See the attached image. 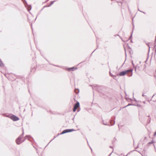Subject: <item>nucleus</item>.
<instances>
[{
	"label": "nucleus",
	"mask_w": 156,
	"mask_h": 156,
	"mask_svg": "<svg viewBox=\"0 0 156 156\" xmlns=\"http://www.w3.org/2000/svg\"><path fill=\"white\" fill-rule=\"evenodd\" d=\"M132 71H133V70L132 69L127 70H126L121 72L119 73V75H120V76H124V75H126V74H127L128 73L131 72H132Z\"/></svg>",
	"instance_id": "f257e3e1"
},
{
	"label": "nucleus",
	"mask_w": 156,
	"mask_h": 156,
	"mask_svg": "<svg viewBox=\"0 0 156 156\" xmlns=\"http://www.w3.org/2000/svg\"><path fill=\"white\" fill-rule=\"evenodd\" d=\"M10 118L13 121H16L18 120L19 119L16 116L14 115H12L10 116Z\"/></svg>",
	"instance_id": "f03ea898"
},
{
	"label": "nucleus",
	"mask_w": 156,
	"mask_h": 156,
	"mask_svg": "<svg viewBox=\"0 0 156 156\" xmlns=\"http://www.w3.org/2000/svg\"><path fill=\"white\" fill-rule=\"evenodd\" d=\"M73 131H74V130L73 129H68L65 130L62 132L61 133V134H63L67 132H72Z\"/></svg>",
	"instance_id": "7ed1b4c3"
},
{
	"label": "nucleus",
	"mask_w": 156,
	"mask_h": 156,
	"mask_svg": "<svg viewBox=\"0 0 156 156\" xmlns=\"http://www.w3.org/2000/svg\"><path fill=\"white\" fill-rule=\"evenodd\" d=\"M79 102H77L74 105L73 111L75 112L77 108L79 106Z\"/></svg>",
	"instance_id": "20e7f679"
},
{
	"label": "nucleus",
	"mask_w": 156,
	"mask_h": 156,
	"mask_svg": "<svg viewBox=\"0 0 156 156\" xmlns=\"http://www.w3.org/2000/svg\"><path fill=\"white\" fill-rule=\"evenodd\" d=\"M22 141V140L20 137H19L16 140V143L17 144H20Z\"/></svg>",
	"instance_id": "39448f33"
},
{
	"label": "nucleus",
	"mask_w": 156,
	"mask_h": 156,
	"mask_svg": "<svg viewBox=\"0 0 156 156\" xmlns=\"http://www.w3.org/2000/svg\"><path fill=\"white\" fill-rule=\"evenodd\" d=\"M75 91L76 92V93H79V91L78 89H76L75 90Z\"/></svg>",
	"instance_id": "423d86ee"
},
{
	"label": "nucleus",
	"mask_w": 156,
	"mask_h": 156,
	"mask_svg": "<svg viewBox=\"0 0 156 156\" xmlns=\"http://www.w3.org/2000/svg\"><path fill=\"white\" fill-rule=\"evenodd\" d=\"M154 135H156V132L155 133Z\"/></svg>",
	"instance_id": "0eeeda50"
}]
</instances>
